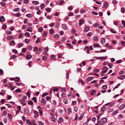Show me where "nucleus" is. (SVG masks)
<instances>
[{
    "label": "nucleus",
    "mask_w": 125,
    "mask_h": 125,
    "mask_svg": "<svg viewBox=\"0 0 125 125\" xmlns=\"http://www.w3.org/2000/svg\"><path fill=\"white\" fill-rule=\"evenodd\" d=\"M107 120L106 118H103L100 120L99 123L101 125H103L106 122Z\"/></svg>",
    "instance_id": "1"
},
{
    "label": "nucleus",
    "mask_w": 125,
    "mask_h": 125,
    "mask_svg": "<svg viewBox=\"0 0 125 125\" xmlns=\"http://www.w3.org/2000/svg\"><path fill=\"white\" fill-rule=\"evenodd\" d=\"M107 58V56H105V57H98L96 58L97 59H102V60H105L106 58Z\"/></svg>",
    "instance_id": "2"
},
{
    "label": "nucleus",
    "mask_w": 125,
    "mask_h": 125,
    "mask_svg": "<svg viewBox=\"0 0 125 125\" xmlns=\"http://www.w3.org/2000/svg\"><path fill=\"white\" fill-rule=\"evenodd\" d=\"M125 78V75H120L119 76L118 78L120 80H123Z\"/></svg>",
    "instance_id": "3"
},
{
    "label": "nucleus",
    "mask_w": 125,
    "mask_h": 125,
    "mask_svg": "<svg viewBox=\"0 0 125 125\" xmlns=\"http://www.w3.org/2000/svg\"><path fill=\"white\" fill-rule=\"evenodd\" d=\"M9 44L10 45L14 46L15 45V43L14 41L12 40L10 42Z\"/></svg>",
    "instance_id": "4"
},
{
    "label": "nucleus",
    "mask_w": 125,
    "mask_h": 125,
    "mask_svg": "<svg viewBox=\"0 0 125 125\" xmlns=\"http://www.w3.org/2000/svg\"><path fill=\"white\" fill-rule=\"evenodd\" d=\"M5 19L3 16H1L0 17V21L1 22H3L5 21Z\"/></svg>",
    "instance_id": "5"
},
{
    "label": "nucleus",
    "mask_w": 125,
    "mask_h": 125,
    "mask_svg": "<svg viewBox=\"0 0 125 125\" xmlns=\"http://www.w3.org/2000/svg\"><path fill=\"white\" fill-rule=\"evenodd\" d=\"M94 78V77H88L87 79H86V81L87 82H88L92 80Z\"/></svg>",
    "instance_id": "6"
},
{
    "label": "nucleus",
    "mask_w": 125,
    "mask_h": 125,
    "mask_svg": "<svg viewBox=\"0 0 125 125\" xmlns=\"http://www.w3.org/2000/svg\"><path fill=\"white\" fill-rule=\"evenodd\" d=\"M125 107V103H124L121 105L119 107V108L120 110H122Z\"/></svg>",
    "instance_id": "7"
},
{
    "label": "nucleus",
    "mask_w": 125,
    "mask_h": 125,
    "mask_svg": "<svg viewBox=\"0 0 125 125\" xmlns=\"http://www.w3.org/2000/svg\"><path fill=\"white\" fill-rule=\"evenodd\" d=\"M41 102L42 105H44L45 104L46 101L44 98H42L41 101Z\"/></svg>",
    "instance_id": "8"
},
{
    "label": "nucleus",
    "mask_w": 125,
    "mask_h": 125,
    "mask_svg": "<svg viewBox=\"0 0 125 125\" xmlns=\"http://www.w3.org/2000/svg\"><path fill=\"white\" fill-rule=\"evenodd\" d=\"M96 94V91L94 90H92L91 91V95L95 94Z\"/></svg>",
    "instance_id": "9"
},
{
    "label": "nucleus",
    "mask_w": 125,
    "mask_h": 125,
    "mask_svg": "<svg viewBox=\"0 0 125 125\" xmlns=\"http://www.w3.org/2000/svg\"><path fill=\"white\" fill-rule=\"evenodd\" d=\"M7 40H11L13 39V37L11 36H8L7 38Z\"/></svg>",
    "instance_id": "10"
},
{
    "label": "nucleus",
    "mask_w": 125,
    "mask_h": 125,
    "mask_svg": "<svg viewBox=\"0 0 125 125\" xmlns=\"http://www.w3.org/2000/svg\"><path fill=\"white\" fill-rule=\"evenodd\" d=\"M26 16L28 18H31L33 17V15L30 13L27 14L26 15Z\"/></svg>",
    "instance_id": "11"
},
{
    "label": "nucleus",
    "mask_w": 125,
    "mask_h": 125,
    "mask_svg": "<svg viewBox=\"0 0 125 125\" xmlns=\"http://www.w3.org/2000/svg\"><path fill=\"white\" fill-rule=\"evenodd\" d=\"M84 22V21L82 19H81L80 20L79 23V25L80 26H81Z\"/></svg>",
    "instance_id": "12"
},
{
    "label": "nucleus",
    "mask_w": 125,
    "mask_h": 125,
    "mask_svg": "<svg viewBox=\"0 0 125 125\" xmlns=\"http://www.w3.org/2000/svg\"><path fill=\"white\" fill-rule=\"evenodd\" d=\"M44 50L45 52H44V53L46 55H48V54L46 53V52L48 51V49L45 47L44 48Z\"/></svg>",
    "instance_id": "13"
},
{
    "label": "nucleus",
    "mask_w": 125,
    "mask_h": 125,
    "mask_svg": "<svg viewBox=\"0 0 125 125\" xmlns=\"http://www.w3.org/2000/svg\"><path fill=\"white\" fill-rule=\"evenodd\" d=\"M108 5V4L107 2H104V4L103 5V8H106L107 7V6Z\"/></svg>",
    "instance_id": "14"
},
{
    "label": "nucleus",
    "mask_w": 125,
    "mask_h": 125,
    "mask_svg": "<svg viewBox=\"0 0 125 125\" xmlns=\"http://www.w3.org/2000/svg\"><path fill=\"white\" fill-rule=\"evenodd\" d=\"M62 27L63 28L64 30H66L67 29V25L65 24H63L62 25Z\"/></svg>",
    "instance_id": "15"
},
{
    "label": "nucleus",
    "mask_w": 125,
    "mask_h": 125,
    "mask_svg": "<svg viewBox=\"0 0 125 125\" xmlns=\"http://www.w3.org/2000/svg\"><path fill=\"white\" fill-rule=\"evenodd\" d=\"M32 29V28L31 27H29L28 28V29L26 30V31L32 32V31L31 30Z\"/></svg>",
    "instance_id": "16"
},
{
    "label": "nucleus",
    "mask_w": 125,
    "mask_h": 125,
    "mask_svg": "<svg viewBox=\"0 0 125 125\" xmlns=\"http://www.w3.org/2000/svg\"><path fill=\"white\" fill-rule=\"evenodd\" d=\"M33 112L36 115H36V116H35V117L36 116V117H37V116L38 117L39 116V114H38V112H37V111H36L35 110H34Z\"/></svg>",
    "instance_id": "17"
},
{
    "label": "nucleus",
    "mask_w": 125,
    "mask_h": 125,
    "mask_svg": "<svg viewBox=\"0 0 125 125\" xmlns=\"http://www.w3.org/2000/svg\"><path fill=\"white\" fill-rule=\"evenodd\" d=\"M90 28L86 27L84 29V32H86L89 31L90 29Z\"/></svg>",
    "instance_id": "18"
},
{
    "label": "nucleus",
    "mask_w": 125,
    "mask_h": 125,
    "mask_svg": "<svg viewBox=\"0 0 125 125\" xmlns=\"http://www.w3.org/2000/svg\"><path fill=\"white\" fill-rule=\"evenodd\" d=\"M50 58L52 60H54L56 59V57L54 55H52L51 56Z\"/></svg>",
    "instance_id": "19"
},
{
    "label": "nucleus",
    "mask_w": 125,
    "mask_h": 125,
    "mask_svg": "<svg viewBox=\"0 0 125 125\" xmlns=\"http://www.w3.org/2000/svg\"><path fill=\"white\" fill-rule=\"evenodd\" d=\"M7 87H8V88H10L11 87H13L12 85V84L10 83H8L7 84Z\"/></svg>",
    "instance_id": "20"
},
{
    "label": "nucleus",
    "mask_w": 125,
    "mask_h": 125,
    "mask_svg": "<svg viewBox=\"0 0 125 125\" xmlns=\"http://www.w3.org/2000/svg\"><path fill=\"white\" fill-rule=\"evenodd\" d=\"M32 57V56L31 55H28L26 56V58L27 59H29Z\"/></svg>",
    "instance_id": "21"
},
{
    "label": "nucleus",
    "mask_w": 125,
    "mask_h": 125,
    "mask_svg": "<svg viewBox=\"0 0 125 125\" xmlns=\"http://www.w3.org/2000/svg\"><path fill=\"white\" fill-rule=\"evenodd\" d=\"M24 112L26 114H28L29 113L28 109L27 108L24 109Z\"/></svg>",
    "instance_id": "22"
},
{
    "label": "nucleus",
    "mask_w": 125,
    "mask_h": 125,
    "mask_svg": "<svg viewBox=\"0 0 125 125\" xmlns=\"http://www.w3.org/2000/svg\"><path fill=\"white\" fill-rule=\"evenodd\" d=\"M63 119L62 118H59L58 120V123H60L63 122Z\"/></svg>",
    "instance_id": "23"
},
{
    "label": "nucleus",
    "mask_w": 125,
    "mask_h": 125,
    "mask_svg": "<svg viewBox=\"0 0 125 125\" xmlns=\"http://www.w3.org/2000/svg\"><path fill=\"white\" fill-rule=\"evenodd\" d=\"M105 42V39L104 38H102L101 41V42L102 44H104Z\"/></svg>",
    "instance_id": "24"
},
{
    "label": "nucleus",
    "mask_w": 125,
    "mask_h": 125,
    "mask_svg": "<svg viewBox=\"0 0 125 125\" xmlns=\"http://www.w3.org/2000/svg\"><path fill=\"white\" fill-rule=\"evenodd\" d=\"M93 47H100V45L98 44H94L93 45Z\"/></svg>",
    "instance_id": "25"
},
{
    "label": "nucleus",
    "mask_w": 125,
    "mask_h": 125,
    "mask_svg": "<svg viewBox=\"0 0 125 125\" xmlns=\"http://www.w3.org/2000/svg\"><path fill=\"white\" fill-rule=\"evenodd\" d=\"M64 2V1L63 0H60L59 1V2L58 3V5H61Z\"/></svg>",
    "instance_id": "26"
},
{
    "label": "nucleus",
    "mask_w": 125,
    "mask_h": 125,
    "mask_svg": "<svg viewBox=\"0 0 125 125\" xmlns=\"http://www.w3.org/2000/svg\"><path fill=\"white\" fill-rule=\"evenodd\" d=\"M26 121L27 123L29 124L30 125H32V123L30 120L27 119Z\"/></svg>",
    "instance_id": "27"
},
{
    "label": "nucleus",
    "mask_w": 125,
    "mask_h": 125,
    "mask_svg": "<svg viewBox=\"0 0 125 125\" xmlns=\"http://www.w3.org/2000/svg\"><path fill=\"white\" fill-rule=\"evenodd\" d=\"M47 32L46 31H45L43 32L42 35L43 37H46L47 36Z\"/></svg>",
    "instance_id": "28"
},
{
    "label": "nucleus",
    "mask_w": 125,
    "mask_h": 125,
    "mask_svg": "<svg viewBox=\"0 0 125 125\" xmlns=\"http://www.w3.org/2000/svg\"><path fill=\"white\" fill-rule=\"evenodd\" d=\"M34 51L35 52H38V48L37 47H34Z\"/></svg>",
    "instance_id": "29"
},
{
    "label": "nucleus",
    "mask_w": 125,
    "mask_h": 125,
    "mask_svg": "<svg viewBox=\"0 0 125 125\" xmlns=\"http://www.w3.org/2000/svg\"><path fill=\"white\" fill-rule=\"evenodd\" d=\"M32 100H33L34 102L36 103L37 102V99L36 98V97H33L31 99Z\"/></svg>",
    "instance_id": "30"
},
{
    "label": "nucleus",
    "mask_w": 125,
    "mask_h": 125,
    "mask_svg": "<svg viewBox=\"0 0 125 125\" xmlns=\"http://www.w3.org/2000/svg\"><path fill=\"white\" fill-rule=\"evenodd\" d=\"M23 46V44L21 43H19L18 44V47L20 48Z\"/></svg>",
    "instance_id": "31"
},
{
    "label": "nucleus",
    "mask_w": 125,
    "mask_h": 125,
    "mask_svg": "<svg viewBox=\"0 0 125 125\" xmlns=\"http://www.w3.org/2000/svg\"><path fill=\"white\" fill-rule=\"evenodd\" d=\"M15 79H16V80H15L14 81L15 82H18L19 81L20 78L18 77H15Z\"/></svg>",
    "instance_id": "32"
},
{
    "label": "nucleus",
    "mask_w": 125,
    "mask_h": 125,
    "mask_svg": "<svg viewBox=\"0 0 125 125\" xmlns=\"http://www.w3.org/2000/svg\"><path fill=\"white\" fill-rule=\"evenodd\" d=\"M93 39L94 41H97L98 40V37L97 36H94L93 37Z\"/></svg>",
    "instance_id": "33"
},
{
    "label": "nucleus",
    "mask_w": 125,
    "mask_h": 125,
    "mask_svg": "<svg viewBox=\"0 0 125 125\" xmlns=\"http://www.w3.org/2000/svg\"><path fill=\"white\" fill-rule=\"evenodd\" d=\"M106 109V107L104 106H103L101 108V111L102 112H103Z\"/></svg>",
    "instance_id": "34"
},
{
    "label": "nucleus",
    "mask_w": 125,
    "mask_h": 125,
    "mask_svg": "<svg viewBox=\"0 0 125 125\" xmlns=\"http://www.w3.org/2000/svg\"><path fill=\"white\" fill-rule=\"evenodd\" d=\"M107 86L106 85H103L102 86V88L104 90H106L107 89Z\"/></svg>",
    "instance_id": "35"
},
{
    "label": "nucleus",
    "mask_w": 125,
    "mask_h": 125,
    "mask_svg": "<svg viewBox=\"0 0 125 125\" xmlns=\"http://www.w3.org/2000/svg\"><path fill=\"white\" fill-rule=\"evenodd\" d=\"M125 11V9L124 7H122L121 9V12L123 13H124Z\"/></svg>",
    "instance_id": "36"
},
{
    "label": "nucleus",
    "mask_w": 125,
    "mask_h": 125,
    "mask_svg": "<svg viewBox=\"0 0 125 125\" xmlns=\"http://www.w3.org/2000/svg\"><path fill=\"white\" fill-rule=\"evenodd\" d=\"M25 36H28V37L30 36V34L28 32H26L24 34Z\"/></svg>",
    "instance_id": "37"
},
{
    "label": "nucleus",
    "mask_w": 125,
    "mask_h": 125,
    "mask_svg": "<svg viewBox=\"0 0 125 125\" xmlns=\"http://www.w3.org/2000/svg\"><path fill=\"white\" fill-rule=\"evenodd\" d=\"M32 3L33 4L35 5H36L38 4L39 2L38 1H32Z\"/></svg>",
    "instance_id": "38"
},
{
    "label": "nucleus",
    "mask_w": 125,
    "mask_h": 125,
    "mask_svg": "<svg viewBox=\"0 0 125 125\" xmlns=\"http://www.w3.org/2000/svg\"><path fill=\"white\" fill-rule=\"evenodd\" d=\"M37 123L39 125H44V124L43 123L40 121H38Z\"/></svg>",
    "instance_id": "39"
},
{
    "label": "nucleus",
    "mask_w": 125,
    "mask_h": 125,
    "mask_svg": "<svg viewBox=\"0 0 125 125\" xmlns=\"http://www.w3.org/2000/svg\"><path fill=\"white\" fill-rule=\"evenodd\" d=\"M108 69V68L107 67H106V66H104V67L103 68H102L103 70H104V71H107V70Z\"/></svg>",
    "instance_id": "40"
},
{
    "label": "nucleus",
    "mask_w": 125,
    "mask_h": 125,
    "mask_svg": "<svg viewBox=\"0 0 125 125\" xmlns=\"http://www.w3.org/2000/svg\"><path fill=\"white\" fill-rule=\"evenodd\" d=\"M63 102L65 104H67L68 103V100L66 98H65L63 100Z\"/></svg>",
    "instance_id": "41"
},
{
    "label": "nucleus",
    "mask_w": 125,
    "mask_h": 125,
    "mask_svg": "<svg viewBox=\"0 0 125 125\" xmlns=\"http://www.w3.org/2000/svg\"><path fill=\"white\" fill-rule=\"evenodd\" d=\"M110 31L113 33H116V32L114 29H111L110 30Z\"/></svg>",
    "instance_id": "42"
},
{
    "label": "nucleus",
    "mask_w": 125,
    "mask_h": 125,
    "mask_svg": "<svg viewBox=\"0 0 125 125\" xmlns=\"http://www.w3.org/2000/svg\"><path fill=\"white\" fill-rule=\"evenodd\" d=\"M43 29L42 27H41L38 29V31L40 32H42L43 31Z\"/></svg>",
    "instance_id": "43"
},
{
    "label": "nucleus",
    "mask_w": 125,
    "mask_h": 125,
    "mask_svg": "<svg viewBox=\"0 0 125 125\" xmlns=\"http://www.w3.org/2000/svg\"><path fill=\"white\" fill-rule=\"evenodd\" d=\"M28 104H29L31 105H33V102L32 101H29L28 102Z\"/></svg>",
    "instance_id": "44"
},
{
    "label": "nucleus",
    "mask_w": 125,
    "mask_h": 125,
    "mask_svg": "<svg viewBox=\"0 0 125 125\" xmlns=\"http://www.w3.org/2000/svg\"><path fill=\"white\" fill-rule=\"evenodd\" d=\"M66 45L68 47H69L71 48H72L73 46L71 45V43H67Z\"/></svg>",
    "instance_id": "45"
},
{
    "label": "nucleus",
    "mask_w": 125,
    "mask_h": 125,
    "mask_svg": "<svg viewBox=\"0 0 125 125\" xmlns=\"http://www.w3.org/2000/svg\"><path fill=\"white\" fill-rule=\"evenodd\" d=\"M30 41V40L29 39H25V42L27 44H28L29 43Z\"/></svg>",
    "instance_id": "46"
},
{
    "label": "nucleus",
    "mask_w": 125,
    "mask_h": 125,
    "mask_svg": "<svg viewBox=\"0 0 125 125\" xmlns=\"http://www.w3.org/2000/svg\"><path fill=\"white\" fill-rule=\"evenodd\" d=\"M48 93H45L44 94H43L42 95V97H44L47 95H48Z\"/></svg>",
    "instance_id": "47"
},
{
    "label": "nucleus",
    "mask_w": 125,
    "mask_h": 125,
    "mask_svg": "<svg viewBox=\"0 0 125 125\" xmlns=\"http://www.w3.org/2000/svg\"><path fill=\"white\" fill-rule=\"evenodd\" d=\"M45 7V5L43 4H42L41 5H40V7L42 9H43Z\"/></svg>",
    "instance_id": "48"
},
{
    "label": "nucleus",
    "mask_w": 125,
    "mask_h": 125,
    "mask_svg": "<svg viewBox=\"0 0 125 125\" xmlns=\"http://www.w3.org/2000/svg\"><path fill=\"white\" fill-rule=\"evenodd\" d=\"M50 33L51 34H52L54 32V31L53 29H51L50 30Z\"/></svg>",
    "instance_id": "49"
},
{
    "label": "nucleus",
    "mask_w": 125,
    "mask_h": 125,
    "mask_svg": "<svg viewBox=\"0 0 125 125\" xmlns=\"http://www.w3.org/2000/svg\"><path fill=\"white\" fill-rule=\"evenodd\" d=\"M6 32L7 35H10L11 34V32L9 30L7 31Z\"/></svg>",
    "instance_id": "50"
},
{
    "label": "nucleus",
    "mask_w": 125,
    "mask_h": 125,
    "mask_svg": "<svg viewBox=\"0 0 125 125\" xmlns=\"http://www.w3.org/2000/svg\"><path fill=\"white\" fill-rule=\"evenodd\" d=\"M15 92H16L20 93L21 92V90L20 89H17L15 90Z\"/></svg>",
    "instance_id": "51"
},
{
    "label": "nucleus",
    "mask_w": 125,
    "mask_h": 125,
    "mask_svg": "<svg viewBox=\"0 0 125 125\" xmlns=\"http://www.w3.org/2000/svg\"><path fill=\"white\" fill-rule=\"evenodd\" d=\"M19 8H17L14 9L13 10V11H14L17 12L19 11Z\"/></svg>",
    "instance_id": "52"
},
{
    "label": "nucleus",
    "mask_w": 125,
    "mask_h": 125,
    "mask_svg": "<svg viewBox=\"0 0 125 125\" xmlns=\"http://www.w3.org/2000/svg\"><path fill=\"white\" fill-rule=\"evenodd\" d=\"M85 10H84L83 9H81L80 10V12L81 13H83L84 12H85Z\"/></svg>",
    "instance_id": "53"
},
{
    "label": "nucleus",
    "mask_w": 125,
    "mask_h": 125,
    "mask_svg": "<svg viewBox=\"0 0 125 125\" xmlns=\"http://www.w3.org/2000/svg\"><path fill=\"white\" fill-rule=\"evenodd\" d=\"M115 104V102L112 103L111 104H110L109 105V107H111L113 106Z\"/></svg>",
    "instance_id": "54"
},
{
    "label": "nucleus",
    "mask_w": 125,
    "mask_h": 125,
    "mask_svg": "<svg viewBox=\"0 0 125 125\" xmlns=\"http://www.w3.org/2000/svg\"><path fill=\"white\" fill-rule=\"evenodd\" d=\"M22 35H23V34L22 33H20L19 35L18 38H21L22 37Z\"/></svg>",
    "instance_id": "55"
},
{
    "label": "nucleus",
    "mask_w": 125,
    "mask_h": 125,
    "mask_svg": "<svg viewBox=\"0 0 125 125\" xmlns=\"http://www.w3.org/2000/svg\"><path fill=\"white\" fill-rule=\"evenodd\" d=\"M92 14L95 15H97L98 14V13L97 12L95 11H92Z\"/></svg>",
    "instance_id": "56"
},
{
    "label": "nucleus",
    "mask_w": 125,
    "mask_h": 125,
    "mask_svg": "<svg viewBox=\"0 0 125 125\" xmlns=\"http://www.w3.org/2000/svg\"><path fill=\"white\" fill-rule=\"evenodd\" d=\"M26 51V48H23L22 50V52H24Z\"/></svg>",
    "instance_id": "57"
},
{
    "label": "nucleus",
    "mask_w": 125,
    "mask_h": 125,
    "mask_svg": "<svg viewBox=\"0 0 125 125\" xmlns=\"http://www.w3.org/2000/svg\"><path fill=\"white\" fill-rule=\"evenodd\" d=\"M72 43L73 45H75L76 44V40L75 39H74V41L72 42Z\"/></svg>",
    "instance_id": "58"
},
{
    "label": "nucleus",
    "mask_w": 125,
    "mask_h": 125,
    "mask_svg": "<svg viewBox=\"0 0 125 125\" xmlns=\"http://www.w3.org/2000/svg\"><path fill=\"white\" fill-rule=\"evenodd\" d=\"M1 6H5L6 5V3H5L3 2H1Z\"/></svg>",
    "instance_id": "59"
},
{
    "label": "nucleus",
    "mask_w": 125,
    "mask_h": 125,
    "mask_svg": "<svg viewBox=\"0 0 125 125\" xmlns=\"http://www.w3.org/2000/svg\"><path fill=\"white\" fill-rule=\"evenodd\" d=\"M47 58V57L46 56H43L42 57V59L44 60H45Z\"/></svg>",
    "instance_id": "60"
},
{
    "label": "nucleus",
    "mask_w": 125,
    "mask_h": 125,
    "mask_svg": "<svg viewBox=\"0 0 125 125\" xmlns=\"http://www.w3.org/2000/svg\"><path fill=\"white\" fill-rule=\"evenodd\" d=\"M7 114V111H4L2 113V115H5Z\"/></svg>",
    "instance_id": "61"
},
{
    "label": "nucleus",
    "mask_w": 125,
    "mask_h": 125,
    "mask_svg": "<svg viewBox=\"0 0 125 125\" xmlns=\"http://www.w3.org/2000/svg\"><path fill=\"white\" fill-rule=\"evenodd\" d=\"M5 99H2L0 101V102L2 104H3L5 103Z\"/></svg>",
    "instance_id": "62"
},
{
    "label": "nucleus",
    "mask_w": 125,
    "mask_h": 125,
    "mask_svg": "<svg viewBox=\"0 0 125 125\" xmlns=\"http://www.w3.org/2000/svg\"><path fill=\"white\" fill-rule=\"evenodd\" d=\"M16 57L17 56L16 55H13L11 57V58L12 59H14L16 58Z\"/></svg>",
    "instance_id": "63"
},
{
    "label": "nucleus",
    "mask_w": 125,
    "mask_h": 125,
    "mask_svg": "<svg viewBox=\"0 0 125 125\" xmlns=\"http://www.w3.org/2000/svg\"><path fill=\"white\" fill-rule=\"evenodd\" d=\"M121 43L122 44L123 46H125V42L122 41H121Z\"/></svg>",
    "instance_id": "64"
}]
</instances>
